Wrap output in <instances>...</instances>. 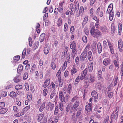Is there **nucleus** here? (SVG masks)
<instances>
[{
  "label": "nucleus",
  "instance_id": "59",
  "mask_svg": "<svg viewBox=\"0 0 123 123\" xmlns=\"http://www.w3.org/2000/svg\"><path fill=\"white\" fill-rule=\"evenodd\" d=\"M48 16V13H46L44 16L43 17V20H46Z\"/></svg>",
  "mask_w": 123,
  "mask_h": 123
},
{
  "label": "nucleus",
  "instance_id": "28",
  "mask_svg": "<svg viewBox=\"0 0 123 123\" xmlns=\"http://www.w3.org/2000/svg\"><path fill=\"white\" fill-rule=\"evenodd\" d=\"M38 116L37 120L38 122H40L43 118L44 117V115L42 113L38 114Z\"/></svg>",
  "mask_w": 123,
  "mask_h": 123
},
{
  "label": "nucleus",
  "instance_id": "20",
  "mask_svg": "<svg viewBox=\"0 0 123 123\" xmlns=\"http://www.w3.org/2000/svg\"><path fill=\"white\" fill-rule=\"evenodd\" d=\"M45 34L44 33H42L40 37V41L41 42H42L45 39Z\"/></svg>",
  "mask_w": 123,
  "mask_h": 123
},
{
  "label": "nucleus",
  "instance_id": "26",
  "mask_svg": "<svg viewBox=\"0 0 123 123\" xmlns=\"http://www.w3.org/2000/svg\"><path fill=\"white\" fill-rule=\"evenodd\" d=\"M93 63L92 62L89 65L88 67V71L90 72L92 71L93 69Z\"/></svg>",
  "mask_w": 123,
  "mask_h": 123
},
{
  "label": "nucleus",
  "instance_id": "7",
  "mask_svg": "<svg viewBox=\"0 0 123 123\" xmlns=\"http://www.w3.org/2000/svg\"><path fill=\"white\" fill-rule=\"evenodd\" d=\"M96 15L99 16L100 17H102L103 14V11L102 10H101L99 7L97 9L96 12Z\"/></svg>",
  "mask_w": 123,
  "mask_h": 123
},
{
  "label": "nucleus",
  "instance_id": "19",
  "mask_svg": "<svg viewBox=\"0 0 123 123\" xmlns=\"http://www.w3.org/2000/svg\"><path fill=\"white\" fill-rule=\"evenodd\" d=\"M78 71V69L74 66L71 70V73L72 75H73L74 74L77 73Z\"/></svg>",
  "mask_w": 123,
  "mask_h": 123
},
{
  "label": "nucleus",
  "instance_id": "44",
  "mask_svg": "<svg viewBox=\"0 0 123 123\" xmlns=\"http://www.w3.org/2000/svg\"><path fill=\"white\" fill-rule=\"evenodd\" d=\"M59 107L61 111H62L63 108V103H60L59 104Z\"/></svg>",
  "mask_w": 123,
  "mask_h": 123
},
{
  "label": "nucleus",
  "instance_id": "27",
  "mask_svg": "<svg viewBox=\"0 0 123 123\" xmlns=\"http://www.w3.org/2000/svg\"><path fill=\"white\" fill-rule=\"evenodd\" d=\"M122 26V24L119 23L118 34L119 35H121V33Z\"/></svg>",
  "mask_w": 123,
  "mask_h": 123
},
{
  "label": "nucleus",
  "instance_id": "56",
  "mask_svg": "<svg viewBox=\"0 0 123 123\" xmlns=\"http://www.w3.org/2000/svg\"><path fill=\"white\" fill-rule=\"evenodd\" d=\"M68 25L67 23H65L64 25V31H66L68 29Z\"/></svg>",
  "mask_w": 123,
  "mask_h": 123
},
{
  "label": "nucleus",
  "instance_id": "41",
  "mask_svg": "<svg viewBox=\"0 0 123 123\" xmlns=\"http://www.w3.org/2000/svg\"><path fill=\"white\" fill-rule=\"evenodd\" d=\"M26 49L25 48L23 50L22 55V58L24 59L25 57Z\"/></svg>",
  "mask_w": 123,
  "mask_h": 123
},
{
  "label": "nucleus",
  "instance_id": "62",
  "mask_svg": "<svg viewBox=\"0 0 123 123\" xmlns=\"http://www.w3.org/2000/svg\"><path fill=\"white\" fill-rule=\"evenodd\" d=\"M88 20V17L87 16H86L85 18L83 21L85 23H86L87 22Z\"/></svg>",
  "mask_w": 123,
  "mask_h": 123
},
{
  "label": "nucleus",
  "instance_id": "13",
  "mask_svg": "<svg viewBox=\"0 0 123 123\" xmlns=\"http://www.w3.org/2000/svg\"><path fill=\"white\" fill-rule=\"evenodd\" d=\"M73 4H71L70 5V8L69 11L70 14L71 15H73L74 13V9L73 7Z\"/></svg>",
  "mask_w": 123,
  "mask_h": 123
},
{
  "label": "nucleus",
  "instance_id": "43",
  "mask_svg": "<svg viewBox=\"0 0 123 123\" xmlns=\"http://www.w3.org/2000/svg\"><path fill=\"white\" fill-rule=\"evenodd\" d=\"M15 88L16 90H19L22 89V86L21 85H18L15 86Z\"/></svg>",
  "mask_w": 123,
  "mask_h": 123
},
{
  "label": "nucleus",
  "instance_id": "23",
  "mask_svg": "<svg viewBox=\"0 0 123 123\" xmlns=\"http://www.w3.org/2000/svg\"><path fill=\"white\" fill-rule=\"evenodd\" d=\"M45 104L46 102H44L41 105L39 110V111L40 112H42L44 109L45 107Z\"/></svg>",
  "mask_w": 123,
  "mask_h": 123
},
{
  "label": "nucleus",
  "instance_id": "3",
  "mask_svg": "<svg viewBox=\"0 0 123 123\" xmlns=\"http://www.w3.org/2000/svg\"><path fill=\"white\" fill-rule=\"evenodd\" d=\"M70 48L72 49V55L73 57H74L76 54L75 52L76 48V43L75 41H73L71 43L70 45Z\"/></svg>",
  "mask_w": 123,
  "mask_h": 123
},
{
  "label": "nucleus",
  "instance_id": "31",
  "mask_svg": "<svg viewBox=\"0 0 123 123\" xmlns=\"http://www.w3.org/2000/svg\"><path fill=\"white\" fill-rule=\"evenodd\" d=\"M50 66L52 69L54 70L56 68V64L55 61H52L51 62Z\"/></svg>",
  "mask_w": 123,
  "mask_h": 123
},
{
  "label": "nucleus",
  "instance_id": "1",
  "mask_svg": "<svg viewBox=\"0 0 123 123\" xmlns=\"http://www.w3.org/2000/svg\"><path fill=\"white\" fill-rule=\"evenodd\" d=\"M90 32L91 36L96 38L100 37L102 35L101 32L98 29H95V27L92 28Z\"/></svg>",
  "mask_w": 123,
  "mask_h": 123
},
{
  "label": "nucleus",
  "instance_id": "10",
  "mask_svg": "<svg viewBox=\"0 0 123 123\" xmlns=\"http://www.w3.org/2000/svg\"><path fill=\"white\" fill-rule=\"evenodd\" d=\"M59 95L60 100L62 102H64L65 99L62 92L61 91H60L59 92Z\"/></svg>",
  "mask_w": 123,
  "mask_h": 123
},
{
  "label": "nucleus",
  "instance_id": "45",
  "mask_svg": "<svg viewBox=\"0 0 123 123\" xmlns=\"http://www.w3.org/2000/svg\"><path fill=\"white\" fill-rule=\"evenodd\" d=\"M20 58V56H16L14 57L13 59L15 62H16L19 60Z\"/></svg>",
  "mask_w": 123,
  "mask_h": 123
},
{
  "label": "nucleus",
  "instance_id": "54",
  "mask_svg": "<svg viewBox=\"0 0 123 123\" xmlns=\"http://www.w3.org/2000/svg\"><path fill=\"white\" fill-rule=\"evenodd\" d=\"M48 92L47 90L46 89H44L43 90V95L44 96H45L47 94Z\"/></svg>",
  "mask_w": 123,
  "mask_h": 123
},
{
  "label": "nucleus",
  "instance_id": "14",
  "mask_svg": "<svg viewBox=\"0 0 123 123\" xmlns=\"http://www.w3.org/2000/svg\"><path fill=\"white\" fill-rule=\"evenodd\" d=\"M97 47L98 52L100 54L101 53L102 50L101 45L100 43L98 42V43Z\"/></svg>",
  "mask_w": 123,
  "mask_h": 123
},
{
  "label": "nucleus",
  "instance_id": "51",
  "mask_svg": "<svg viewBox=\"0 0 123 123\" xmlns=\"http://www.w3.org/2000/svg\"><path fill=\"white\" fill-rule=\"evenodd\" d=\"M113 63L115 66V67H118V68H119V65L118 63L117 62V61L115 60H114L113 61Z\"/></svg>",
  "mask_w": 123,
  "mask_h": 123
},
{
  "label": "nucleus",
  "instance_id": "60",
  "mask_svg": "<svg viewBox=\"0 0 123 123\" xmlns=\"http://www.w3.org/2000/svg\"><path fill=\"white\" fill-rule=\"evenodd\" d=\"M13 110L14 112H18V110L17 107L15 106H14L13 108Z\"/></svg>",
  "mask_w": 123,
  "mask_h": 123
},
{
  "label": "nucleus",
  "instance_id": "40",
  "mask_svg": "<svg viewBox=\"0 0 123 123\" xmlns=\"http://www.w3.org/2000/svg\"><path fill=\"white\" fill-rule=\"evenodd\" d=\"M103 46L105 49H107L108 47L107 43L105 40H104L103 42Z\"/></svg>",
  "mask_w": 123,
  "mask_h": 123
},
{
  "label": "nucleus",
  "instance_id": "58",
  "mask_svg": "<svg viewBox=\"0 0 123 123\" xmlns=\"http://www.w3.org/2000/svg\"><path fill=\"white\" fill-rule=\"evenodd\" d=\"M90 48V45L89 44H87V45L84 51H85L87 52V50H88Z\"/></svg>",
  "mask_w": 123,
  "mask_h": 123
},
{
  "label": "nucleus",
  "instance_id": "6",
  "mask_svg": "<svg viewBox=\"0 0 123 123\" xmlns=\"http://www.w3.org/2000/svg\"><path fill=\"white\" fill-rule=\"evenodd\" d=\"M87 52L84 51L81 54L80 56V59L81 61H84L87 55Z\"/></svg>",
  "mask_w": 123,
  "mask_h": 123
},
{
  "label": "nucleus",
  "instance_id": "55",
  "mask_svg": "<svg viewBox=\"0 0 123 123\" xmlns=\"http://www.w3.org/2000/svg\"><path fill=\"white\" fill-rule=\"evenodd\" d=\"M29 42V45L30 47L32 46V40L31 38V37H29L28 39Z\"/></svg>",
  "mask_w": 123,
  "mask_h": 123
},
{
  "label": "nucleus",
  "instance_id": "17",
  "mask_svg": "<svg viewBox=\"0 0 123 123\" xmlns=\"http://www.w3.org/2000/svg\"><path fill=\"white\" fill-rule=\"evenodd\" d=\"M50 82V80L49 79H46L44 82L43 86L44 88L46 87L49 84Z\"/></svg>",
  "mask_w": 123,
  "mask_h": 123
},
{
  "label": "nucleus",
  "instance_id": "5",
  "mask_svg": "<svg viewBox=\"0 0 123 123\" xmlns=\"http://www.w3.org/2000/svg\"><path fill=\"white\" fill-rule=\"evenodd\" d=\"M107 41L110 48L111 52L112 54H114V52L112 44L109 40H107Z\"/></svg>",
  "mask_w": 123,
  "mask_h": 123
},
{
  "label": "nucleus",
  "instance_id": "33",
  "mask_svg": "<svg viewBox=\"0 0 123 123\" xmlns=\"http://www.w3.org/2000/svg\"><path fill=\"white\" fill-rule=\"evenodd\" d=\"M90 78L89 80V82L90 83L93 82L95 80V78L93 75H90Z\"/></svg>",
  "mask_w": 123,
  "mask_h": 123
},
{
  "label": "nucleus",
  "instance_id": "53",
  "mask_svg": "<svg viewBox=\"0 0 123 123\" xmlns=\"http://www.w3.org/2000/svg\"><path fill=\"white\" fill-rule=\"evenodd\" d=\"M82 40L85 43H86L87 42V39L86 37L85 36H84L82 37Z\"/></svg>",
  "mask_w": 123,
  "mask_h": 123
},
{
  "label": "nucleus",
  "instance_id": "2",
  "mask_svg": "<svg viewBox=\"0 0 123 123\" xmlns=\"http://www.w3.org/2000/svg\"><path fill=\"white\" fill-rule=\"evenodd\" d=\"M118 106H117L115 108V110L112 113L111 115V122L113 120L114 117L115 120H117L118 117Z\"/></svg>",
  "mask_w": 123,
  "mask_h": 123
},
{
  "label": "nucleus",
  "instance_id": "30",
  "mask_svg": "<svg viewBox=\"0 0 123 123\" xmlns=\"http://www.w3.org/2000/svg\"><path fill=\"white\" fill-rule=\"evenodd\" d=\"M87 69L86 68L84 70H83L81 73V75H82V76L84 78L86 76L87 73Z\"/></svg>",
  "mask_w": 123,
  "mask_h": 123
},
{
  "label": "nucleus",
  "instance_id": "9",
  "mask_svg": "<svg viewBox=\"0 0 123 123\" xmlns=\"http://www.w3.org/2000/svg\"><path fill=\"white\" fill-rule=\"evenodd\" d=\"M84 77L82 76V75H81L80 76H78L77 77L75 81L74 85H77L78 83L80 80H82L84 78Z\"/></svg>",
  "mask_w": 123,
  "mask_h": 123
},
{
  "label": "nucleus",
  "instance_id": "16",
  "mask_svg": "<svg viewBox=\"0 0 123 123\" xmlns=\"http://www.w3.org/2000/svg\"><path fill=\"white\" fill-rule=\"evenodd\" d=\"M87 57L89 60L90 61H91L92 60V56L91 52L90 51H89L88 53Z\"/></svg>",
  "mask_w": 123,
  "mask_h": 123
},
{
  "label": "nucleus",
  "instance_id": "36",
  "mask_svg": "<svg viewBox=\"0 0 123 123\" xmlns=\"http://www.w3.org/2000/svg\"><path fill=\"white\" fill-rule=\"evenodd\" d=\"M72 91V86L71 85V84H69L67 89V92L70 94L71 91Z\"/></svg>",
  "mask_w": 123,
  "mask_h": 123
},
{
  "label": "nucleus",
  "instance_id": "50",
  "mask_svg": "<svg viewBox=\"0 0 123 123\" xmlns=\"http://www.w3.org/2000/svg\"><path fill=\"white\" fill-rule=\"evenodd\" d=\"M36 69V65H33L31 70L30 72H31L35 71Z\"/></svg>",
  "mask_w": 123,
  "mask_h": 123
},
{
  "label": "nucleus",
  "instance_id": "63",
  "mask_svg": "<svg viewBox=\"0 0 123 123\" xmlns=\"http://www.w3.org/2000/svg\"><path fill=\"white\" fill-rule=\"evenodd\" d=\"M51 105V103L50 102H49L48 103L46 107V109H49V107H50V105Z\"/></svg>",
  "mask_w": 123,
  "mask_h": 123
},
{
  "label": "nucleus",
  "instance_id": "12",
  "mask_svg": "<svg viewBox=\"0 0 123 123\" xmlns=\"http://www.w3.org/2000/svg\"><path fill=\"white\" fill-rule=\"evenodd\" d=\"M113 8V4L111 3L108 6L106 11L107 13L109 14V13L111 12H113V11H112Z\"/></svg>",
  "mask_w": 123,
  "mask_h": 123
},
{
  "label": "nucleus",
  "instance_id": "4",
  "mask_svg": "<svg viewBox=\"0 0 123 123\" xmlns=\"http://www.w3.org/2000/svg\"><path fill=\"white\" fill-rule=\"evenodd\" d=\"M92 103H88L86 106V110L87 112H90L92 110Z\"/></svg>",
  "mask_w": 123,
  "mask_h": 123
},
{
  "label": "nucleus",
  "instance_id": "37",
  "mask_svg": "<svg viewBox=\"0 0 123 123\" xmlns=\"http://www.w3.org/2000/svg\"><path fill=\"white\" fill-rule=\"evenodd\" d=\"M9 95L10 97H15L16 96V93L14 92H12L10 93Z\"/></svg>",
  "mask_w": 123,
  "mask_h": 123
},
{
  "label": "nucleus",
  "instance_id": "42",
  "mask_svg": "<svg viewBox=\"0 0 123 123\" xmlns=\"http://www.w3.org/2000/svg\"><path fill=\"white\" fill-rule=\"evenodd\" d=\"M59 118V117L58 116H56L55 118V120L52 121L51 123H57L58 122Z\"/></svg>",
  "mask_w": 123,
  "mask_h": 123
},
{
  "label": "nucleus",
  "instance_id": "15",
  "mask_svg": "<svg viewBox=\"0 0 123 123\" xmlns=\"http://www.w3.org/2000/svg\"><path fill=\"white\" fill-rule=\"evenodd\" d=\"M80 103L79 101H77L74 103L73 105V108L75 109V111H76L78 108L79 105Z\"/></svg>",
  "mask_w": 123,
  "mask_h": 123
},
{
  "label": "nucleus",
  "instance_id": "24",
  "mask_svg": "<svg viewBox=\"0 0 123 123\" xmlns=\"http://www.w3.org/2000/svg\"><path fill=\"white\" fill-rule=\"evenodd\" d=\"M91 94L92 96L96 99H97L98 98V95L95 91H93Z\"/></svg>",
  "mask_w": 123,
  "mask_h": 123
},
{
  "label": "nucleus",
  "instance_id": "18",
  "mask_svg": "<svg viewBox=\"0 0 123 123\" xmlns=\"http://www.w3.org/2000/svg\"><path fill=\"white\" fill-rule=\"evenodd\" d=\"M102 86L100 83H97L95 85L96 88L97 89L100 91L102 88Z\"/></svg>",
  "mask_w": 123,
  "mask_h": 123
},
{
  "label": "nucleus",
  "instance_id": "22",
  "mask_svg": "<svg viewBox=\"0 0 123 123\" xmlns=\"http://www.w3.org/2000/svg\"><path fill=\"white\" fill-rule=\"evenodd\" d=\"M23 66L22 65H19L17 69L18 73H19L22 72L23 70Z\"/></svg>",
  "mask_w": 123,
  "mask_h": 123
},
{
  "label": "nucleus",
  "instance_id": "49",
  "mask_svg": "<svg viewBox=\"0 0 123 123\" xmlns=\"http://www.w3.org/2000/svg\"><path fill=\"white\" fill-rule=\"evenodd\" d=\"M67 65V63L66 62H65L63 65L62 69L63 70H64L66 69Z\"/></svg>",
  "mask_w": 123,
  "mask_h": 123
},
{
  "label": "nucleus",
  "instance_id": "32",
  "mask_svg": "<svg viewBox=\"0 0 123 123\" xmlns=\"http://www.w3.org/2000/svg\"><path fill=\"white\" fill-rule=\"evenodd\" d=\"M49 50V47H45L44 49V52L45 54H47Z\"/></svg>",
  "mask_w": 123,
  "mask_h": 123
},
{
  "label": "nucleus",
  "instance_id": "8",
  "mask_svg": "<svg viewBox=\"0 0 123 123\" xmlns=\"http://www.w3.org/2000/svg\"><path fill=\"white\" fill-rule=\"evenodd\" d=\"M111 59L109 58H106L104 59L103 62V64L105 66H107L110 64Z\"/></svg>",
  "mask_w": 123,
  "mask_h": 123
},
{
  "label": "nucleus",
  "instance_id": "64",
  "mask_svg": "<svg viewBox=\"0 0 123 123\" xmlns=\"http://www.w3.org/2000/svg\"><path fill=\"white\" fill-rule=\"evenodd\" d=\"M51 85L53 89L54 90H55V84L53 82H52L51 83Z\"/></svg>",
  "mask_w": 123,
  "mask_h": 123
},
{
  "label": "nucleus",
  "instance_id": "47",
  "mask_svg": "<svg viewBox=\"0 0 123 123\" xmlns=\"http://www.w3.org/2000/svg\"><path fill=\"white\" fill-rule=\"evenodd\" d=\"M28 74L27 73H24L23 79L24 80H26L28 78Z\"/></svg>",
  "mask_w": 123,
  "mask_h": 123
},
{
  "label": "nucleus",
  "instance_id": "61",
  "mask_svg": "<svg viewBox=\"0 0 123 123\" xmlns=\"http://www.w3.org/2000/svg\"><path fill=\"white\" fill-rule=\"evenodd\" d=\"M69 74V72L67 71H66L64 73V75L65 77L68 76Z\"/></svg>",
  "mask_w": 123,
  "mask_h": 123
},
{
  "label": "nucleus",
  "instance_id": "57",
  "mask_svg": "<svg viewBox=\"0 0 123 123\" xmlns=\"http://www.w3.org/2000/svg\"><path fill=\"white\" fill-rule=\"evenodd\" d=\"M25 87L26 90L28 91L29 90V86L28 84L27 83H25Z\"/></svg>",
  "mask_w": 123,
  "mask_h": 123
},
{
  "label": "nucleus",
  "instance_id": "52",
  "mask_svg": "<svg viewBox=\"0 0 123 123\" xmlns=\"http://www.w3.org/2000/svg\"><path fill=\"white\" fill-rule=\"evenodd\" d=\"M30 108V105L28 106L25 107L23 109V111H25V112H26L28 110H29Z\"/></svg>",
  "mask_w": 123,
  "mask_h": 123
},
{
  "label": "nucleus",
  "instance_id": "39",
  "mask_svg": "<svg viewBox=\"0 0 123 123\" xmlns=\"http://www.w3.org/2000/svg\"><path fill=\"white\" fill-rule=\"evenodd\" d=\"M84 11V9L83 7L81 6L80 7L79 13L81 15L83 13Z\"/></svg>",
  "mask_w": 123,
  "mask_h": 123
},
{
  "label": "nucleus",
  "instance_id": "25",
  "mask_svg": "<svg viewBox=\"0 0 123 123\" xmlns=\"http://www.w3.org/2000/svg\"><path fill=\"white\" fill-rule=\"evenodd\" d=\"M8 110V109L6 108H1L0 109V114H4L7 112Z\"/></svg>",
  "mask_w": 123,
  "mask_h": 123
},
{
  "label": "nucleus",
  "instance_id": "34",
  "mask_svg": "<svg viewBox=\"0 0 123 123\" xmlns=\"http://www.w3.org/2000/svg\"><path fill=\"white\" fill-rule=\"evenodd\" d=\"M109 18L110 21H112L113 18V12H111L109 13Z\"/></svg>",
  "mask_w": 123,
  "mask_h": 123
},
{
  "label": "nucleus",
  "instance_id": "21",
  "mask_svg": "<svg viewBox=\"0 0 123 123\" xmlns=\"http://www.w3.org/2000/svg\"><path fill=\"white\" fill-rule=\"evenodd\" d=\"M61 72V70L60 69L57 73L56 75V76L58 78V80L60 82L61 80V77L60 76Z\"/></svg>",
  "mask_w": 123,
  "mask_h": 123
},
{
  "label": "nucleus",
  "instance_id": "46",
  "mask_svg": "<svg viewBox=\"0 0 123 123\" xmlns=\"http://www.w3.org/2000/svg\"><path fill=\"white\" fill-rule=\"evenodd\" d=\"M117 79L118 77L117 76L115 77V78L113 79V82L114 86H115L116 85Z\"/></svg>",
  "mask_w": 123,
  "mask_h": 123
},
{
  "label": "nucleus",
  "instance_id": "48",
  "mask_svg": "<svg viewBox=\"0 0 123 123\" xmlns=\"http://www.w3.org/2000/svg\"><path fill=\"white\" fill-rule=\"evenodd\" d=\"M58 112V108L57 106H55V109L54 112L55 115H56L57 114Z\"/></svg>",
  "mask_w": 123,
  "mask_h": 123
},
{
  "label": "nucleus",
  "instance_id": "11",
  "mask_svg": "<svg viewBox=\"0 0 123 123\" xmlns=\"http://www.w3.org/2000/svg\"><path fill=\"white\" fill-rule=\"evenodd\" d=\"M123 43L122 40H119L118 42V46L119 50L121 52L123 51Z\"/></svg>",
  "mask_w": 123,
  "mask_h": 123
},
{
  "label": "nucleus",
  "instance_id": "38",
  "mask_svg": "<svg viewBox=\"0 0 123 123\" xmlns=\"http://www.w3.org/2000/svg\"><path fill=\"white\" fill-rule=\"evenodd\" d=\"M57 24L58 26L59 27L61 26L62 25V20L61 18H58Z\"/></svg>",
  "mask_w": 123,
  "mask_h": 123
},
{
  "label": "nucleus",
  "instance_id": "35",
  "mask_svg": "<svg viewBox=\"0 0 123 123\" xmlns=\"http://www.w3.org/2000/svg\"><path fill=\"white\" fill-rule=\"evenodd\" d=\"M20 80V78L19 76L15 77L13 79L14 82L16 83L19 82Z\"/></svg>",
  "mask_w": 123,
  "mask_h": 123
},
{
  "label": "nucleus",
  "instance_id": "29",
  "mask_svg": "<svg viewBox=\"0 0 123 123\" xmlns=\"http://www.w3.org/2000/svg\"><path fill=\"white\" fill-rule=\"evenodd\" d=\"M55 96V98H54L55 100V101L57 99V95H55V94L54 93V92H52L50 95V98L51 99H52L53 98L54 96Z\"/></svg>",
  "mask_w": 123,
  "mask_h": 123
}]
</instances>
